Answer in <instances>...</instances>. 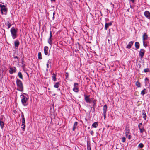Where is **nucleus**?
Here are the masks:
<instances>
[{
  "label": "nucleus",
  "mask_w": 150,
  "mask_h": 150,
  "mask_svg": "<svg viewBox=\"0 0 150 150\" xmlns=\"http://www.w3.org/2000/svg\"><path fill=\"white\" fill-rule=\"evenodd\" d=\"M134 41H131L129 43L128 45H127L126 48L127 49H129L133 45Z\"/></svg>",
  "instance_id": "nucleus-12"
},
{
  "label": "nucleus",
  "mask_w": 150,
  "mask_h": 150,
  "mask_svg": "<svg viewBox=\"0 0 150 150\" xmlns=\"http://www.w3.org/2000/svg\"><path fill=\"white\" fill-rule=\"evenodd\" d=\"M20 98L21 99V101L23 105L27 106L28 104V98L23 94L20 95Z\"/></svg>",
  "instance_id": "nucleus-2"
},
{
  "label": "nucleus",
  "mask_w": 150,
  "mask_h": 150,
  "mask_svg": "<svg viewBox=\"0 0 150 150\" xmlns=\"http://www.w3.org/2000/svg\"><path fill=\"white\" fill-rule=\"evenodd\" d=\"M59 82L56 83L54 85V87L58 88L59 87Z\"/></svg>",
  "instance_id": "nucleus-26"
},
{
  "label": "nucleus",
  "mask_w": 150,
  "mask_h": 150,
  "mask_svg": "<svg viewBox=\"0 0 150 150\" xmlns=\"http://www.w3.org/2000/svg\"><path fill=\"white\" fill-rule=\"evenodd\" d=\"M107 113H104V114H103L104 117V119H105L106 116V115H107Z\"/></svg>",
  "instance_id": "nucleus-43"
},
{
  "label": "nucleus",
  "mask_w": 150,
  "mask_h": 150,
  "mask_svg": "<svg viewBox=\"0 0 150 150\" xmlns=\"http://www.w3.org/2000/svg\"><path fill=\"white\" fill-rule=\"evenodd\" d=\"M18 76L19 77L22 79H23V77L21 73V72H19L18 73Z\"/></svg>",
  "instance_id": "nucleus-29"
},
{
  "label": "nucleus",
  "mask_w": 150,
  "mask_h": 150,
  "mask_svg": "<svg viewBox=\"0 0 150 150\" xmlns=\"http://www.w3.org/2000/svg\"><path fill=\"white\" fill-rule=\"evenodd\" d=\"M4 125V122L3 121H1L0 120V126L1 127L2 129L3 128Z\"/></svg>",
  "instance_id": "nucleus-20"
},
{
  "label": "nucleus",
  "mask_w": 150,
  "mask_h": 150,
  "mask_svg": "<svg viewBox=\"0 0 150 150\" xmlns=\"http://www.w3.org/2000/svg\"><path fill=\"white\" fill-rule=\"evenodd\" d=\"M135 84L138 87H141V84L138 81H137L136 82Z\"/></svg>",
  "instance_id": "nucleus-28"
},
{
  "label": "nucleus",
  "mask_w": 150,
  "mask_h": 150,
  "mask_svg": "<svg viewBox=\"0 0 150 150\" xmlns=\"http://www.w3.org/2000/svg\"><path fill=\"white\" fill-rule=\"evenodd\" d=\"M38 58L40 60L42 59V54L41 52H39L38 53Z\"/></svg>",
  "instance_id": "nucleus-25"
},
{
  "label": "nucleus",
  "mask_w": 150,
  "mask_h": 150,
  "mask_svg": "<svg viewBox=\"0 0 150 150\" xmlns=\"http://www.w3.org/2000/svg\"><path fill=\"white\" fill-rule=\"evenodd\" d=\"M50 35L49 38H52V32L51 31H50Z\"/></svg>",
  "instance_id": "nucleus-42"
},
{
  "label": "nucleus",
  "mask_w": 150,
  "mask_h": 150,
  "mask_svg": "<svg viewBox=\"0 0 150 150\" xmlns=\"http://www.w3.org/2000/svg\"><path fill=\"white\" fill-rule=\"evenodd\" d=\"M145 16L148 19L150 20V12L148 11H145L144 13Z\"/></svg>",
  "instance_id": "nucleus-8"
},
{
  "label": "nucleus",
  "mask_w": 150,
  "mask_h": 150,
  "mask_svg": "<svg viewBox=\"0 0 150 150\" xmlns=\"http://www.w3.org/2000/svg\"><path fill=\"white\" fill-rule=\"evenodd\" d=\"M126 136L129 139H131V137L130 135H128L127 134H126Z\"/></svg>",
  "instance_id": "nucleus-37"
},
{
  "label": "nucleus",
  "mask_w": 150,
  "mask_h": 150,
  "mask_svg": "<svg viewBox=\"0 0 150 150\" xmlns=\"http://www.w3.org/2000/svg\"><path fill=\"white\" fill-rule=\"evenodd\" d=\"M142 123L139 124L138 126L139 128H142V127H142Z\"/></svg>",
  "instance_id": "nucleus-36"
},
{
  "label": "nucleus",
  "mask_w": 150,
  "mask_h": 150,
  "mask_svg": "<svg viewBox=\"0 0 150 150\" xmlns=\"http://www.w3.org/2000/svg\"><path fill=\"white\" fill-rule=\"evenodd\" d=\"M92 103V106L93 107H94L95 106H96V100H92V103Z\"/></svg>",
  "instance_id": "nucleus-24"
},
{
  "label": "nucleus",
  "mask_w": 150,
  "mask_h": 150,
  "mask_svg": "<svg viewBox=\"0 0 150 150\" xmlns=\"http://www.w3.org/2000/svg\"><path fill=\"white\" fill-rule=\"evenodd\" d=\"M85 97V100L86 102L87 103H92V100H91L90 98V96L86 95L85 94L84 95Z\"/></svg>",
  "instance_id": "nucleus-5"
},
{
  "label": "nucleus",
  "mask_w": 150,
  "mask_h": 150,
  "mask_svg": "<svg viewBox=\"0 0 150 150\" xmlns=\"http://www.w3.org/2000/svg\"><path fill=\"white\" fill-rule=\"evenodd\" d=\"M44 54L46 55H49V54L48 52L49 48L47 46H45L44 48Z\"/></svg>",
  "instance_id": "nucleus-9"
},
{
  "label": "nucleus",
  "mask_w": 150,
  "mask_h": 150,
  "mask_svg": "<svg viewBox=\"0 0 150 150\" xmlns=\"http://www.w3.org/2000/svg\"><path fill=\"white\" fill-rule=\"evenodd\" d=\"M10 32L12 38L13 39H14L16 38L18 35L17 34V30L14 27H13L11 28L10 30Z\"/></svg>",
  "instance_id": "nucleus-3"
},
{
  "label": "nucleus",
  "mask_w": 150,
  "mask_h": 150,
  "mask_svg": "<svg viewBox=\"0 0 150 150\" xmlns=\"http://www.w3.org/2000/svg\"><path fill=\"white\" fill-rule=\"evenodd\" d=\"M126 140V138L125 137H123L122 138V142H124Z\"/></svg>",
  "instance_id": "nucleus-39"
},
{
  "label": "nucleus",
  "mask_w": 150,
  "mask_h": 150,
  "mask_svg": "<svg viewBox=\"0 0 150 150\" xmlns=\"http://www.w3.org/2000/svg\"><path fill=\"white\" fill-rule=\"evenodd\" d=\"M52 19H53V20H54V16H53V17H52Z\"/></svg>",
  "instance_id": "nucleus-53"
},
{
  "label": "nucleus",
  "mask_w": 150,
  "mask_h": 150,
  "mask_svg": "<svg viewBox=\"0 0 150 150\" xmlns=\"http://www.w3.org/2000/svg\"><path fill=\"white\" fill-rule=\"evenodd\" d=\"M90 133L92 135H93V130L90 131Z\"/></svg>",
  "instance_id": "nucleus-45"
},
{
  "label": "nucleus",
  "mask_w": 150,
  "mask_h": 150,
  "mask_svg": "<svg viewBox=\"0 0 150 150\" xmlns=\"http://www.w3.org/2000/svg\"><path fill=\"white\" fill-rule=\"evenodd\" d=\"M51 62L50 59H49L47 63V68L46 69V71H47L48 70V68H49V63L50 64Z\"/></svg>",
  "instance_id": "nucleus-21"
},
{
  "label": "nucleus",
  "mask_w": 150,
  "mask_h": 150,
  "mask_svg": "<svg viewBox=\"0 0 150 150\" xmlns=\"http://www.w3.org/2000/svg\"><path fill=\"white\" fill-rule=\"evenodd\" d=\"M144 72L145 73L149 72L150 71V69L149 68L145 69H144Z\"/></svg>",
  "instance_id": "nucleus-31"
},
{
  "label": "nucleus",
  "mask_w": 150,
  "mask_h": 150,
  "mask_svg": "<svg viewBox=\"0 0 150 150\" xmlns=\"http://www.w3.org/2000/svg\"><path fill=\"white\" fill-rule=\"evenodd\" d=\"M6 25H7L8 26V29L11 26V24L10 23L9 21H7V22L6 23Z\"/></svg>",
  "instance_id": "nucleus-27"
},
{
  "label": "nucleus",
  "mask_w": 150,
  "mask_h": 150,
  "mask_svg": "<svg viewBox=\"0 0 150 150\" xmlns=\"http://www.w3.org/2000/svg\"><path fill=\"white\" fill-rule=\"evenodd\" d=\"M21 117L22 118V119L25 118L24 115L23 114H22L21 115Z\"/></svg>",
  "instance_id": "nucleus-48"
},
{
  "label": "nucleus",
  "mask_w": 150,
  "mask_h": 150,
  "mask_svg": "<svg viewBox=\"0 0 150 150\" xmlns=\"http://www.w3.org/2000/svg\"><path fill=\"white\" fill-rule=\"evenodd\" d=\"M52 80L54 81H56V75L54 74L53 73L52 74Z\"/></svg>",
  "instance_id": "nucleus-23"
},
{
  "label": "nucleus",
  "mask_w": 150,
  "mask_h": 150,
  "mask_svg": "<svg viewBox=\"0 0 150 150\" xmlns=\"http://www.w3.org/2000/svg\"><path fill=\"white\" fill-rule=\"evenodd\" d=\"M148 38V36L146 33H144L142 36V40L143 46L145 47L147 46V44L145 42V40H147Z\"/></svg>",
  "instance_id": "nucleus-4"
},
{
  "label": "nucleus",
  "mask_w": 150,
  "mask_h": 150,
  "mask_svg": "<svg viewBox=\"0 0 150 150\" xmlns=\"http://www.w3.org/2000/svg\"><path fill=\"white\" fill-rule=\"evenodd\" d=\"M5 7H6V6H5V5H4V4H0V8H5Z\"/></svg>",
  "instance_id": "nucleus-34"
},
{
  "label": "nucleus",
  "mask_w": 150,
  "mask_h": 150,
  "mask_svg": "<svg viewBox=\"0 0 150 150\" xmlns=\"http://www.w3.org/2000/svg\"><path fill=\"white\" fill-rule=\"evenodd\" d=\"M55 14V12H54L53 13V16H54Z\"/></svg>",
  "instance_id": "nucleus-51"
},
{
  "label": "nucleus",
  "mask_w": 150,
  "mask_h": 150,
  "mask_svg": "<svg viewBox=\"0 0 150 150\" xmlns=\"http://www.w3.org/2000/svg\"><path fill=\"white\" fill-rule=\"evenodd\" d=\"M88 150H91L89 146L88 147Z\"/></svg>",
  "instance_id": "nucleus-50"
},
{
  "label": "nucleus",
  "mask_w": 150,
  "mask_h": 150,
  "mask_svg": "<svg viewBox=\"0 0 150 150\" xmlns=\"http://www.w3.org/2000/svg\"><path fill=\"white\" fill-rule=\"evenodd\" d=\"M25 124H22L21 128L22 129L23 131H24L25 128Z\"/></svg>",
  "instance_id": "nucleus-30"
},
{
  "label": "nucleus",
  "mask_w": 150,
  "mask_h": 150,
  "mask_svg": "<svg viewBox=\"0 0 150 150\" xmlns=\"http://www.w3.org/2000/svg\"><path fill=\"white\" fill-rule=\"evenodd\" d=\"M147 93V90L146 89L144 88V89H143V90L142 91L141 93V94L143 96L146 93Z\"/></svg>",
  "instance_id": "nucleus-16"
},
{
  "label": "nucleus",
  "mask_w": 150,
  "mask_h": 150,
  "mask_svg": "<svg viewBox=\"0 0 150 150\" xmlns=\"http://www.w3.org/2000/svg\"><path fill=\"white\" fill-rule=\"evenodd\" d=\"M1 14L2 15H6L8 11V9L6 7L2 8H1Z\"/></svg>",
  "instance_id": "nucleus-7"
},
{
  "label": "nucleus",
  "mask_w": 150,
  "mask_h": 150,
  "mask_svg": "<svg viewBox=\"0 0 150 150\" xmlns=\"http://www.w3.org/2000/svg\"><path fill=\"white\" fill-rule=\"evenodd\" d=\"M51 1H55V0H51Z\"/></svg>",
  "instance_id": "nucleus-52"
},
{
  "label": "nucleus",
  "mask_w": 150,
  "mask_h": 150,
  "mask_svg": "<svg viewBox=\"0 0 150 150\" xmlns=\"http://www.w3.org/2000/svg\"><path fill=\"white\" fill-rule=\"evenodd\" d=\"M111 5V7L112 8V9H113L114 8V5L113 4H112V3H110Z\"/></svg>",
  "instance_id": "nucleus-40"
},
{
  "label": "nucleus",
  "mask_w": 150,
  "mask_h": 150,
  "mask_svg": "<svg viewBox=\"0 0 150 150\" xmlns=\"http://www.w3.org/2000/svg\"><path fill=\"white\" fill-rule=\"evenodd\" d=\"M20 44V42L18 40H16L14 42V45L16 49H17Z\"/></svg>",
  "instance_id": "nucleus-13"
},
{
  "label": "nucleus",
  "mask_w": 150,
  "mask_h": 150,
  "mask_svg": "<svg viewBox=\"0 0 150 150\" xmlns=\"http://www.w3.org/2000/svg\"><path fill=\"white\" fill-rule=\"evenodd\" d=\"M52 40V38H50L48 40V42L51 45V46H52V45L53 44Z\"/></svg>",
  "instance_id": "nucleus-14"
},
{
  "label": "nucleus",
  "mask_w": 150,
  "mask_h": 150,
  "mask_svg": "<svg viewBox=\"0 0 150 150\" xmlns=\"http://www.w3.org/2000/svg\"><path fill=\"white\" fill-rule=\"evenodd\" d=\"M78 123L77 122H74L73 125V130L74 131L75 129L76 128V126L77 125Z\"/></svg>",
  "instance_id": "nucleus-18"
},
{
  "label": "nucleus",
  "mask_w": 150,
  "mask_h": 150,
  "mask_svg": "<svg viewBox=\"0 0 150 150\" xmlns=\"http://www.w3.org/2000/svg\"><path fill=\"white\" fill-rule=\"evenodd\" d=\"M140 131V132L141 133H143V132L144 131V129L143 128V127H142V128H139Z\"/></svg>",
  "instance_id": "nucleus-33"
},
{
  "label": "nucleus",
  "mask_w": 150,
  "mask_h": 150,
  "mask_svg": "<svg viewBox=\"0 0 150 150\" xmlns=\"http://www.w3.org/2000/svg\"><path fill=\"white\" fill-rule=\"evenodd\" d=\"M107 106L106 105H105L103 108L104 112H106L107 111Z\"/></svg>",
  "instance_id": "nucleus-22"
},
{
  "label": "nucleus",
  "mask_w": 150,
  "mask_h": 150,
  "mask_svg": "<svg viewBox=\"0 0 150 150\" xmlns=\"http://www.w3.org/2000/svg\"><path fill=\"white\" fill-rule=\"evenodd\" d=\"M22 124H25V119H22Z\"/></svg>",
  "instance_id": "nucleus-38"
},
{
  "label": "nucleus",
  "mask_w": 150,
  "mask_h": 150,
  "mask_svg": "<svg viewBox=\"0 0 150 150\" xmlns=\"http://www.w3.org/2000/svg\"><path fill=\"white\" fill-rule=\"evenodd\" d=\"M66 78L68 77V72L66 73Z\"/></svg>",
  "instance_id": "nucleus-46"
},
{
  "label": "nucleus",
  "mask_w": 150,
  "mask_h": 150,
  "mask_svg": "<svg viewBox=\"0 0 150 150\" xmlns=\"http://www.w3.org/2000/svg\"><path fill=\"white\" fill-rule=\"evenodd\" d=\"M112 21L110 22L109 23H106L105 26V29L107 30L109 26H111L112 25Z\"/></svg>",
  "instance_id": "nucleus-11"
},
{
  "label": "nucleus",
  "mask_w": 150,
  "mask_h": 150,
  "mask_svg": "<svg viewBox=\"0 0 150 150\" xmlns=\"http://www.w3.org/2000/svg\"><path fill=\"white\" fill-rule=\"evenodd\" d=\"M74 87L73 89V91L75 92H78L79 91L78 84L77 83H74Z\"/></svg>",
  "instance_id": "nucleus-6"
},
{
  "label": "nucleus",
  "mask_w": 150,
  "mask_h": 150,
  "mask_svg": "<svg viewBox=\"0 0 150 150\" xmlns=\"http://www.w3.org/2000/svg\"><path fill=\"white\" fill-rule=\"evenodd\" d=\"M129 2H131L132 3H134L135 2V0H129Z\"/></svg>",
  "instance_id": "nucleus-44"
},
{
  "label": "nucleus",
  "mask_w": 150,
  "mask_h": 150,
  "mask_svg": "<svg viewBox=\"0 0 150 150\" xmlns=\"http://www.w3.org/2000/svg\"><path fill=\"white\" fill-rule=\"evenodd\" d=\"M145 81H149V79H148V78H146L145 79Z\"/></svg>",
  "instance_id": "nucleus-49"
},
{
  "label": "nucleus",
  "mask_w": 150,
  "mask_h": 150,
  "mask_svg": "<svg viewBox=\"0 0 150 150\" xmlns=\"http://www.w3.org/2000/svg\"><path fill=\"white\" fill-rule=\"evenodd\" d=\"M145 50L144 49H141L139 52V55L141 58H142L144 56Z\"/></svg>",
  "instance_id": "nucleus-10"
},
{
  "label": "nucleus",
  "mask_w": 150,
  "mask_h": 150,
  "mask_svg": "<svg viewBox=\"0 0 150 150\" xmlns=\"http://www.w3.org/2000/svg\"><path fill=\"white\" fill-rule=\"evenodd\" d=\"M98 125V122H95L93 123L92 125V126L93 127L95 128H96Z\"/></svg>",
  "instance_id": "nucleus-17"
},
{
  "label": "nucleus",
  "mask_w": 150,
  "mask_h": 150,
  "mask_svg": "<svg viewBox=\"0 0 150 150\" xmlns=\"http://www.w3.org/2000/svg\"><path fill=\"white\" fill-rule=\"evenodd\" d=\"M135 47L137 49H139V44L138 42H137L135 43Z\"/></svg>",
  "instance_id": "nucleus-19"
},
{
  "label": "nucleus",
  "mask_w": 150,
  "mask_h": 150,
  "mask_svg": "<svg viewBox=\"0 0 150 150\" xmlns=\"http://www.w3.org/2000/svg\"><path fill=\"white\" fill-rule=\"evenodd\" d=\"M142 116L144 119L146 120V114L144 113H143L142 114Z\"/></svg>",
  "instance_id": "nucleus-35"
},
{
  "label": "nucleus",
  "mask_w": 150,
  "mask_h": 150,
  "mask_svg": "<svg viewBox=\"0 0 150 150\" xmlns=\"http://www.w3.org/2000/svg\"><path fill=\"white\" fill-rule=\"evenodd\" d=\"M129 129H128L127 130L126 129V134H127L126 133H128L129 132Z\"/></svg>",
  "instance_id": "nucleus-47"
},
{
  "label": "nucleus",
  "mask_w": 150,
  "mask_h": 150,
  "mask_svg": "<svg viewBox=\"0 0 150 150\" xmlns=\"http://www.w3.org/2000/svg\"><path fill=\"white\" fill-rule=\"evenodd\" d=\"M15 71H16L14 68H13L12 67H11L10 68L9 71L10 74H12L13 72H15Z\"/></svg>",
  "instance_id": "nucleus-15"
},
{
  "label": "nucleus",
  "mask_w": 150,
  "mask_h": 150,
  "mask_svg": "<svg viewBox=\"0 0 150 150\" xmlns=\"http://www.w3.org/2000/svg\"><path fill=\"white\" fill-rule=\"evenodd\" d=\"M14 59H17L18 61H19V58L17 56H14Z\"/></svg>",
  "instance_id": "nucleus-41"
},
{
  "label": "nucleus",
  "mask_w": 150,
  "mask_h": 150,
  "mask_svg": "<svg viewBox=\"0 0 150 150\" xmlns=\"http://www.w3.org/2000/svg\"><path fill=\"white\" fill-rule=\"evenodd\" d=\"M16 84L17 86V90L20 91H23V86L21 81L18 79H17Z\"/></svg>",
  "instance_id": "nucleus-1"
},
{
  "label": "nucleus",
  "mask_w": 150,
  "mask_h": 150,
  "mask_svg": "<svg viewBox=\"0 0 150 150\" xmlns=\"http://www.w3.org/2000/svg\"><path fill=\"white\" fill-rule=\"evenodd\" d=\"M138 147L139 148H142L144 147V145L142 143H140L138 145Z\"/></svg>",
  "instance_id": "nucleus-32"
}]
</instances>
